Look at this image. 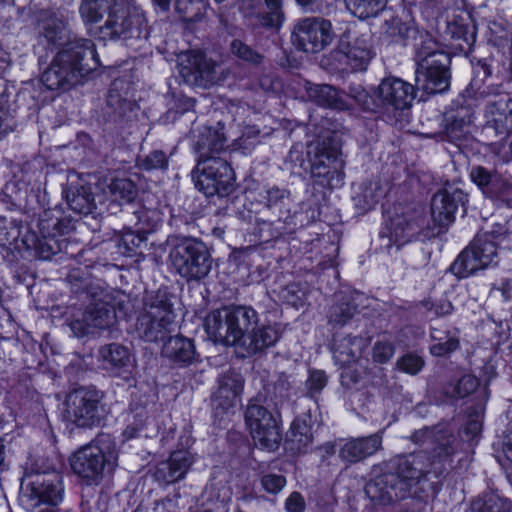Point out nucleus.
<instances>
[{
	"instance_id": "obj_1",
	"label": "nucleus",
	"mask_w": 512,
	"mask_h": 512,
	"mask_svg": "<svg viewBox=\"0 0 512 512\" xmlns=\"http://www.w3.org/2000/svg\"><path fill=\"white\" fill-rule=\"evenodd\" d=\"M427 472L424 454L400 457L393 472L380 474L367 482L365 493L374 505H389L417 496Z\"/></svg>"
},
{
	"instance_id": "obj_2",
	"label": "nucleus",
	"mask_w": 512,
	"mask_h": 512,
	"mask_svg": "<svg viewBox=\"0 0 512 512\" xmlns=\"http://www.w3.org/2000/svg\"><path fill=\"white\" fill-rule=\"evenodd\" d=\"M98 65L97 53L91 40H69L42 73L41 81L49 90H68Z\"/></svg>"
},
{
	"instance_id": "obj_3",
	"label": "nucleus",
	"mask_w": 512,
	"mask_h": 512,
	"mask_svg": "<svg viewBox=\"0 0 512 512\" xmlns=\"http://www.w3.org/2000/svg\"><path fill=\"white\" fill-rule=\"evenodd\" d=\"M257 322L258 313L253 308L235 306L210 312L205 318V330L215 342L241 348Z\"/></svg>"
},
{
	"instance_id": "obj_4",
	"label": "nucleus",
	"mask_w": 512,
	"mask_h": 512,
	"mask_svg": "<svg viewBox=\"0 0 512 512\" xmlns=\"http://www.w3.org/2000/svg\"><path fill=\"white\" fill-rule=\"evenodd\" d=\"M117 452L109 437L101 436L79 448L70 458L75 475L88 484H99L117 466Z\"/></svg>"
},
{
	"instance_id": "obj_5",
	"label": "nucleus",
	"mask_w": 512,
	"mask_h": 512,
	"mask_svg": "<svg viewBox=\"0 0 512 512\" xmlns=\"http://www.w3.org/2000/svg\"><path fill=\"white\" fill-rule=\"evenodd\" d=\"M99 33L103 39H122L127 45L147 39L146 20L142 10L128 0H114Z\"/></svg>"
},
{
	"instance_id": "obj_6",
	"label": "nucleus",
	"mask_w": 512,
	"mask_h": 512,
	"mask_svg": "<svg viewBox=\"0 0 512 512\" xmlns=\"http://www.w3.org/2000/svg\"><path fill=\"white\" fill-rule=\"evenodd\" d=\"M144 312L138 317L136 332L148 342L163 340L171 331L174 313L165 290H145Z\"/></svg>"
},
{
	"instance_id": "obj_7",
	"label": "nucleus",
	"mask_w": 512,
	"mask_h": 512,
	"mask_svg": "<svg viewBox=\"0 0 512 512\" xmlns=\"http://www.w3.org/2000/svg\"><path fill=\"white\" fill-rule=\"evenodd\" d=\"M169 259L177 273L187 280L204 278L211 269V256L206 245L195 238L172 237Z\"/></svg>"
},
{
	"instance_id": "obj_8",
	"label": "nucleus",
	"mask_w": 512,
	"mask_h": 512,
	"mask_svg": "<svg viewBox=\"0 0 512 512\" xmlns=\"http://www.w3.org/2000/svg\"><path fill=\"white\" fill-rule=\"evenodd\" d=\"M410 440L424 447V451L418 454H424L426 457L427 474L433 471L436 476L443 472L442 464L452 458L459 446L454 433L442 426L416 430L410 436Z\"/></svg>"
},
{
	"instance_id": "obj_9",
	"label": "nucleus",
	"mask_w": 512,
	"mask_h": 512,
	"mask_svg": "<svg viewBox=\"0 0 512 512\" xmlns=\"http://www.w3.org/2000/svg\"><path fill=\"white\" fill-rule=\"evenodd\" d=\"M307 154L315 184L331 189L342 185L344 162L337 147L329 140L318 141L309 145Z\"/></svg>"
},
{
	"instance_id": "obj_10",
	"label": "nucleus",
	"mask_w": 512,
	"mask_h": 512,
	"mask_svg": "<svg viewBox=\"0 0 512 512\" xmlns=\"http://www.w3.org/2000/svg\"><path fill=\"white\" fill-rule=\"evenodd\" d=\"M192 178L195 187L207 197H225L234 190V171L228 161L221 157L198 160Z\"/></svg>"
},
{
	"instance_id": "obj_11",
	"label": "nucleus",
	"mask_w": 512,
	"mask_h": 512,
	"mask_svg": "<svg viewBox=\"0 0 512 512\" xmlns=\"http://www.w3.org/2000/svg\"><path fill=\"white\" fill-rule=\"evenodd\" d=\"M177 66L184 82L191 86L209 88L223 80L220 63L200 50L181 52Z\"/></svg>"
},
{
	"instance_id": "obj_12",
	"label": "nucleus",
	"mask_w": 512,
	"mask_h": 512,
	"mask_svg": "<svg viewBox=\"0 0 512 512\" xmlns=\"http://www.w3.org/2000/svg\"><path fill=\"white\" fill-rule=\"evenodd\" d=\"M102 393L94 389L79 388L69 393L65 400L64 416L67 421L81 428L99 425L104 418Z\"/></svg>"
},
{
	"instance_id": "obj_13",
	"label": "nucleus",
	"mask_w": 512,
	"mask_h": 512,
	"mask_svg": "<svg viewBox=\"0 0 512 512\" xmlns=\"http://www.w3.org/2000/svg\"><path fill=\"white\" fill-rule=\"evenodd\" d=\"M115 295L112 296L113 303L106 301H98L89 305L81 318L74 319L69 326L76 337H84L94 334L98 330L109 328L115 321L116 309L119 311L124 309L125 293L123 290H114Z\"/></svg>"
},
{
	"instance_id": "obj_14",
	"label": "nucleus",
	"mask_w": 512,
	"mask_h": 512,
	"mask_svg": "<svg viewBox=\"0 0 512 512\" xmlns=\"http://www.w3.org/2000/svg\"><path fill=\"white\" fill-rule=\"evenodd\" d=\"M63 477L58 472H38L20 496L22 506L34 511L42 505L58 506L64 499Z\"/></svg>"
},
{
	"instance_id": "obj_15",
	"label": "nucleus",
	"mask_w": 512,
	"mask_h": 512,
	"mask_svg": "<svg viewBox=\"0 0 512 512\" xmlns=\"http://www.w3.org/2000/svg\"><path fill=\"white\" fill-rule=\"evenodd\" d=\"M334 38L332 24L319 17L299 19L291 32L292 44L299 51L318 53L329 46Z\"/></svg>"
},
{
	"instance_id": "obj_16",
	"label": "nucleus",
	"mask_w": 512,
	"mask_h": 512,
	"mask_svg": "<svg viewBox=\"0 0 512 512\" xmlns=\"http://www.w3.org/2000/svg\"><path fill=\"white\" fill-rule=\"evenodd\" d=\"M245 422L255 444L269 450L278 447L281 433L277 419L258 399L251 400L247 405Z\"/></svg>"
},
{
	"instance_id": "obj_17",
	"label": "nucleus",
	"mask_w": 512,
	"mask_h": 512,
	"mask_svg": "<svg viewBox=\"0 0 512 512\" xmlns=\"http://www.w3.org/2000/svg\"><path fill=\"white\" fill-rule=\"evenodd\" d=\"M497 257L496 244L490 236H477L451 265V272L458 278H466L488 267Z\"/></svg>"
},
{
	"instance_id": "obj_18",
	"label": "nucleus",
	"mask_w": 512,
	"mask_h": 512,
	"mask_svg": "<svg viewBox=\"0 0 512 512\" xmlns=\"http://www.w3.org/2000/svg\"><path fill=\"white\" fill-rule=\"evenodd\" d=\"M240 11L254 28L278 32L286 15L283 0H242Z\"/></svg>"
},
{
	"instance_id": "obj_19",
	"label": "nucleus",
	"mask_w": 512,
	"mask_h": 512,
	"mask_svg": "<svg viewBox=\"0 0 512 512\" xmlns=\"http://www.w3.org/2000/svg\"><path fill=\"white\" fill-rule=\"evenodd\" d=\"M449 54H437L435 60L424 61L416 68V85L428 94L442 93L450 85Z\"/></svg>"
},
{
	"instance_id": "obj_20",
	"label": "nucleus",
	"mask_w": 512,
	"mask_h": 512,
	"mask_svg": "<svg viewBox=\"0 0 512 512\" xmlns=\"http://www.w3.org/2000/svg\"><path fill=\"white\" fill-rule=\"evenodd\" d=\"M467 194L455 185L446 184L439 190L431 201V217L435 224L445 227L455 219L459 207L466 212Z\"/></svg>"
},
{
	"instance_id": "obj_21",
	"label": "nucleus",
	"mask_w": 512,
	"mask_h": 512,
	"mask_svg": "<svg viewBox=\"0 0 512 512\" xmlns=\"http://www.w3.org/2000/svg\"><path fill=\"white\" fill-rule=\"evenodd\" d=\"M376 93L380 108L387 111L404 110L411 106L415 88L400 78L388 77L381 81Z\"/></svg>"
},
{
	"instance_id": "obj_22",
	"label": "nucleus",
	"mask_w": 512,
	"mask_h": 512,
	"mask_svg": "<svg viewBox=\"0 0 512 512\" xmlns=\"http://www.w3.org/2000/svg\"><path fill=\"white\" fill-rule=\"evenodd\" d=\"M485 117L483 132L487 137L510 132L512 130V99L504 94L489 101L486 105Z\"/></svg>"
},
{
	"instance_id": "obj_23",
	"label": "nucleus",
	"mask_w": 512,
	"mask_h": 512,
	"mask_svg": "<svg viewBox=\"0 0 512 512\" xmlns=\"http://www.w3.org/2000/svg\"><path fill=\"white\" fill-rule=\"evenodd\" d=\"M425 224L426 220L421 213H395L389 218L383 233L399 248L415 238Z\"/></svg>"
},
{
	"instance_id": "obj_24",
	"label": "nucleus",
	"mask_w": 512,
	"mask_h": 512,
	"mask_svg": "<svg viewBox=\"0 0 512 512\" xmlns=\"http://www.w3.org/2000/svg\"><path fill=\"white\" fill-rule=\"evenodd\" d=\"M39 231L41 237L36 240V257L42 260H49L52 256L62 251L64 240L57 237L62 234V222L57 217L50 216L45 212L39 220Z\"/></svg>"
},
{
	"instance_id": "obj_25",
	"label": "nucleus",
	"mask_w": 512,
	"mask_h": 512,
	"mask_svg": "<svg viewBox=\"0 0 512 512\" xmlns=\"http://www.w3.org/2000/svg\"><path fill=\"white\" fill-rule=\"evenodd\" d=\"M409 38H412L414 41L417 65L424 63V61L435 60L437 54H448L431 34L426 31H420L399 20V40Z\"/></svg>"
},
{
	"instance_id": "obj_26",
	"label": "nucleus",
	"mask_w": 512,
	"mask_h": 512,
	"mask_svg": "<svg viewBox=\"0 0 512 512\" xmlns=\"http://www.w3.org/2000/svg\"><path fill=\"white\" fill-rule=\"evenodd\" d=\"M382 439L381 432L366 437L351 438L341 446L339 457L349 464L358 463L380 450Z\"/></svg>"
},
{
	"instance_id": "obj_27",
	"label": "nucleus",
	"mask_w": 512,
	"mask_h": 512,
	"mask_svg": "<svg viewBox=\"0 0 512 512\" xmlns=\"http://www.w3.org/2000/svg\"><path fill=\"white\" fill-rule=\"evenodd\" d=\"M194 457L185 450L174 451L166 461L158 464L155 477L158 481L171 484L184 478L192 464Z\"/></svg>"
},
{
	"instance_id": "obj_28",
	"label": "nucleus",
	"mask_w": 512,
	"mask_h": 512,
	"mask_svg": "<svg viewBox=\"0 0 512 512\" xmlns=\"http://www.w3.org/2000/svg\"><path fill=\"white\" fill-rule=\"evenodd\" d=\"M282 335V330L279 324H255L246 340L242 342L241 348L247 354L252 355L261 352L271 346H274Z\"/></svg>"
},
{
	"instance_id": "obj_29",
	"label": "nucleus",
	"mask_w": 512,
	"mask_h": 512,
	"mask_svg": "<svg viewBox=\"0 0 512 512\" xmlns=\"http://www.w3.org/2000/svg\"><path fill=\"white\" fill-rule=\"evenodd\" d=\"M243 383L240 373L232 370L223 373L218 380V389L213 399L214 406L224 410L235 406L243 390Z\"/></svg>"
},
{
	"instance_id": "obj_30",
	"label": "nucleus",
	"mask_w": 512,
	"mask_h": 512,
	"mask_svg": "<svg viewBox=\"0 0 512 512\" xmlns=\"http://www.w3.org/2000/svg\"><path fill=\"white\" fill-rule=\"evenodd\" d=\"M336 297L340 302L330 308L329 323L342 326L358 311L357 302L362 299L363 294L358 290H350L348 297L342 296L341 293L336 294Z\"/></svg>"
},
{
	"instance_id": "obj_31",
	"label": "nucleus",
	"mask_w": 512,
	"mask_h": 512,
	"mask_svg": "<svg viewBox=\"0 0 512 512\" xmlns=\"http://www.w3.org/2000/svg\"><path fill=\"white\" fill-rule=\"evenodd\" d=\"M226 138L219 129L205 127L200 132L199 138L195 143V149L199 154V160L215 157L214 154L224 150Z\"/></svg>"
},
{
	"instance_id": "obj_32",
	"label": "nucleus",
	"mask_w": 512,
	"mask_h": 512,
	"mask_svg": "<svg viewBox=\"0 0 512 512\" xmlns=\"http://www.w3.org/2000/svg\"><path fill=\"white\" fill-rule=\"evenodd\" d=\"M338 60L345 63L354 71H363L372 58L370 47L364 39H356L347 51L337 53Z\"/></svg>"
},
{
	"instance_id": "obj_33",
	"label": "nucleus",
	"mask_w": 512,
	"mask_h": 512,
	"mask_svg": "<svg viewBox=\"0 0 512 512\" xmlns=\"http://www.w3.org/2000/svg\"><path fill=\"white\" fill-rule=\"evenodd\" d=\"M162 354L174 362L189 364L194 359L195 348L190 339L182 336H175L170 337L164 343Z\"/></svg>"
},
{
	"instance_id": "obj_34",
	"label": "nucleus",
	"mask_w": 512,
	"mask_h": 512,
	"mask_svg": "<svg viewBox=\"0 0 512 512\" xmlns=\"http://www.w3.org/2000/svg\"><path fill=\"white\" fill-rule=\"evenodd\" d=\"M266 206L278 212L279 221L285 224L293 222V214L291 213V194L287 189L279 187H271L266 190Z\"/></svg>"
},
{
	"instance_id": "obj_35",
	"label": "nucleus",
	"mask_w": 512,
	"mask_h": 512,
	"mask_svg": "<svg viewBox=\"0 0 512 512\" xmlns=\"http://www.w3.org/2000/svg\"><path fill=\"white\" fill-rule=\"evenodd\" d=\"M363 346L361 337L345 336L341 339H334L333 357L341 365L350 364L360 356Z\"/></svg>"
},
{
	"instance_id": "obj_36",
	"label": "nucleus",
	"mask_w": 512,
	"mask_h": 512,
	"mask_svg": "<svg viewBox=\"0 0 512 512\" xmlns=\"http://www.w3.org/2000/svg\"><path fill=\"white\" fill-rule=\"evenodd\" d=\"M385 195L380 180H369L362 183L359 192L353 197L355 206L362 212L371 210Z\"/></svg>"
},
{
	"instance_id": "obj_37",
	"label": "nucleus",
	"mask_w": 512,
	"mask_h": 512,
	"mask_svg": "<svg viewBox=\"0 0 512 512\" xmlns=\"http://www.w3.org/2000/svg\"><path fill=\"white\" fill-rule=\"evenodd\" d=\"M71 210L79 214H89L95 207V199L90 186L70 187L65 194Z\"/></svg>"
},
{
	"instance_id": "obj_38",
	"label": "nucleus",
	"mask_w": 512,
	"mask_h": 512,
	"mask_svg": "<svg viewBox=\"0 0 512 512\" xmlns=\"http://www.w3.org/2000/svg\"><path fill=\"white\" fill-rule=\"evenodd\" d=\"M309 96L320 106L337 110L349 108L345 96L331 85H315L309 91Z\"/></svg>"
},
{
	"instance_id": "obj_39",
	"label": "nucleus",
	"mask_w": 512,
	"mask_h": 512,
	"mask_svg": "<svg viewBox=\"0 0 512 512\" xmlns=\"http://www.w3.org/2000/svg\"><path fill=\"white\" fill-rule=\"evenodd\" d=\"M40 34L47 40L48 43L63 46L69 42H64L66 37V30L64 24L54 14L44 12L39 20Z\"/></svg>"
},
{
	"instance_id": "obj_40",
	"label": "nucleus",
	"mask_w": 512,
	"mask_h": 512,
	"mask_svg": "<svg viewBox=\"0 0 512 512\" xmlns=\"http://www.w3.org/2000/svg\"><path fill=\"white\" fill-rule=\"evenodd\" d=\"M99 358L112 369H122L132 366V359L128 348L118 343H111L99 349Z\"/></svg>"
},
{
	"instance_id": "obj_41",
	"label": "nucleus",
	"mask_w": 512,
	"mask_h": 512,
	"mask_svg": "<svg viewBox=\"0 0 512 512\" xmlns=\"http://www.w3.org/2000/svg\"><path fill=\"white\" fill-rule=\"evenodd\" d=\"M312 440L313 435L307 422L303 419H295L287 435L286 442L289 448L297 452H302L312 443Z\"/></svg>"
},
{
	"instance_id": "obj_42",
	"label": "nucleus",
	"mask_w": 512,
	"mask_h": 512,
	"mask_svg": "<svg viewBox=\"0 0 512 512\" xmlns=\"http://www.w3.org/2000/svg\"><path fill=\"white\" fill-rule=\"evenodd\" d=\"M106 193L111 201L120 205L129 204L134 201L137 196V188L133 181L127 178H115L107 186Z\"/></svg>"
},
{
	"instance_id": "obj_43",
	"label": "nucleus",
	"mask_w": 512,
	"mask_h": 512,
	"mask_svg": "<svg viewBox=\"0 0 512 512\" xmlns=\"http://www.w3.org/2000/svg\"><path fill=\"white\" fill-rule=\"evenodd\" d=\"M444 121V132L446 136L450 140L455 141L461 139L467 132V128L471 124V116L467 113H463L461 110L445 115Z\"/></svg>"
},
{
	"instance_id": "obj_44",
	"label": "nucleus",
	"mask_w": 512,
	"mask_h": 512,
	"mask_svg": "<svg viewBox=\"0 0 512 512\" xmlns=\"http://www.w3.org/2000/svg\"><path fill=\"white\" fill-rule=\"evenodd\" d=\"M111 6V0H82L79 13L84 23L94 24L102 19L104 13L108 14Z\"/></svg>"
},
{
	"instance_id": "obj_45",
	"label": "nucleus",
	"mask_w": 512,
	"mask_h": 512,
	"mask_svg": "<svg viewBox=\"0 0 512 512\" xmlns=\"http://www.w3.org/2000/svg\"><path fill=\"white\" fill-rule=\"evenodd\" d=\"M347 8L360 19L376 16L387 0H345Z\"/></svg>"
},
{
	"instance_id": "obj_46",
	"label": "nucleus",
	"mask_w": 512,
	"mask_h": 512,
	"mask_svg": "<svg viewBox=\"0 0 512 512\" xmlns=\"http://www.w3.org/2000/svg\"><path fill=\"white\" fill-rule=\"evenodd\" d=\"M479 385V382L475 376L464 375L457 382H451L444 388V393L450 398H464L473 393Z\"/></svg>"
},
{
	"instance_id": "obj_47",
	"label": "nucleus",
	"mask_w": 512,
	"mask_h": 512,
	"mask_svg": "<svg viewBox=\"0 0 512 512\" xmlns=\"http://www.w3.org/2000/svg\"><path fill=\"white\" fill-rule=\"evenodd\" d=\"M499 174L490 171L482 166H475L471 169V180L483 191V193L490 197L492 191H495V185L499 179Z\"/></svg>"
},
{
	"instance_id": "obj_48",
	"label": "nucleus",
	"mask_w": 512,
	"mask_h": 512,
	"mask_svg": "<svg viewBox=\"0 0 512 512\" xmlns=\"http://www.w3.org/2000/svg\"><path fill=\"white\" fill-rule=\"evenodd\" d=\"M511 502L496 495H488L472 503V512H511Z\"/></svg>"
},
{
	"instance_id": "obj_49",
	"label": "nucleus",
	"mask_w": 512,
	"mask_h": 512,
	"mask_svg": "<svg viewBox=\"0 0 512 512\" xmlns=\"http://www.w3.org/2000/svg\"><path fill=\"white\" fill-rule=\"evenodd\" d=\"M348 96L364 111L375 112L380 108L377 93L373 96L361 85H351Z\"/></svg>"
},
{
	"instance_id": "obj_50",
	"label": "nucleus",
	"mask_w": 512,
	"mask_h": 512,
	"mask_svg": "<svg viewBox=\"0 0 512 512\" xmlns=\"http://www.w3.org/2000/svg\"><path fill=\"white\" fill-rule=\"evenodd\" d=\"M204 7L202 0H176L175 9L185 21H196Z\"/></svg>"
},
{
	"instance_id": "obj_51",
	"label": "nucleus",
	"mask_w": 512,
	"mask_h": 512,
	"mask_svg": "<svg viewBox=\"0 0 512 512\" xmlns=\"http://www.w3.org/2000/svg\"><path fill=\"white\" fill-rule=\"evenodd\" d=\"M139 167L146 171L164 170L168 167V158L164 152L155 150L139 159Z\"/></svg>"
},
{
	"instance_id": "obj_52",
	"label": "nucleus",
	"mask_w": 512,
	"mask_h": 512,
	"mask_svg": "<svg viewBox=\"0 0 512 512\" xmlns=\"http://www.w3.org/2000/svg\"><path fill=\"white\" fill-rule=\"evenodd\" d=\"M230 47L231 52L239 59L253 64H258L262 61V56L241 40H233Z\"/></svg>"
},
{
	"instance_id": "obj_53",
	"label": "nucleus",
	"mask_w": 512,
	"mask_h": 512,
	"mask_svg": "<svg viewBox=\"0 0 512 512\" xmlns=\"http://www.w3.org/2000/svg\"><path fill=\"white\" fill-rule=\"evenodd\" d=\"M395 353L393 343L384 340H378L372 348V359L374 363L385 364L389 362Z\"/></svg>"
},
{
	"instance_id": "obj_54",
	"label": "nucleus",
	"mask_w": 512,
	"mask_h": 512,
	"mask_svg": "<svg viewBox=\"0 0 512 512\" xmlns=\"http://www.w3.org/2000/svg\"><path fill=\"white\" fill-rule=\"evenodd\" d=\"M66 283L79 288H90V273L87 267H77L71 269L66 275Z\"/></svg>"
},
{
	"instance_id": "obj_55",
	"label": "nucleus",
	"mask_w": 512,
	"mask_h": 512,
	"mask_svg": "<svg viewBox=\"0 0 512 512\" xmlns=\"http://www.w3.org/2000/svg\"><path fill=\"white\" fill-rule=\"evenodd\" d=\"M397 366L399 370L411 375H415L423 368L424 361L418 355L409 353L402 356L397 361Z\"/></svg>"
},
{
	"instance_id": "obj_56",
	"label": "nucleus",
	"mask_w": 512,
	"mask_h": 512,
	"mask_svg": "<svg viewBox=\"0 0 512 512\" xmlns=\"http://www.w3.org/2000/svg\"><path fill=\"white\" fill-rule=\"evenodd\" d=\"M327 384V377L323 371H311L306 381L307 392L311 397L320 393Z\"/></svg>"
},
{
	"instance_id": "obj_57",
	"label": "nucleus",
	"mask_w": 512,
	"mask_h": 512,
	"mask_svg": "<svg viewBox=\"0 0 512 512\" xmlns=\"http://www.w3.org/2000/svg\"><path fill=\"white\" fill-rule=\"evenodd\" d=\"M295 2L305 13L327 14L332 7L327 0H295Z\"/></svg>"
},
{
	"instance_id": "obj_58",
	"label": "nucleus",
	"mask_w": 512,
	"mask_h": 512,
	"mask_svg": "<svg viewBox=\"0 0 512 512\" xmlns=\"http://www.w3.org/2000/svg\"><path fill=\"white\" fill-rule=\"evenodd\" d=\"M261 485L268 493L276 494L286 485V479L282 475L266 474L261 478Z\"/></svg>"
},
{
	"instance_id": "obj_59",
	"label": "nucleus",
	"mask_w": 512,
	"mask_h": 512,
	"mask_svg": "<svg viewBox=\"0 0 512 512\" xmlns=\"http://www.w3.org/2000/svg\"><path fill=\"white\" fill-rule=\"evenodd\" d=\"M490 197H500L512 206V180L503 178L501 175L495 185Z\"/></svg>"
},
{
	"instance_id": "obj_60",
	"label": "nucleus",
	"mask_w": 512,
	"mask_h": 512,
	"mask_svg": "<svg viewBox=\"0 0 512 512\" xmlns=\"http://www.w3.org/2000/svg\"><path fill=\"white\" fill-rule=\"evenodd\" d=\"M459 346V340L456 337H449L444 342L440 341L433 346H431V353L435 356H444L454 350H456Z\"/></svg>"
},
{
	"instance_id": "obj_61",
	"label": "nucleus",
	"mask_w": 512,
	"mask_h": 512,
	"mask_svg": "<svg viewBox=\"0 0 512 512\" xmlns=\"http://www.w3.org/2000/svg\"><path fill=\"white\" fill-rule=\"evenodd\" d=\"M482 430V420L479 415L469 416L464 428L463 434L467 440H473Z\"/></svg>"
},
{
	"instance_id": "obj_62",
	"label": "nucleus",
	"mask_w": 512,
	"mask_h": 512,
	"mask_svg": "<svg viewBox=\"0 0 512 512\" xmlns=\"http://www.w3.org/2000/svg\"><path fill=\"white\" fill-rule=\"evenodd\" d=\"M285 507L288 512H303L305 509V501L299 492H293L287 498Z\"/></svg>"
},
{
	"instance_id": "obj_63",
	"label": "nucleus",
	"mask_w": 512,
	"mask_h": 512,
	"mask_svg": "<svg viewBox=\"0 0 512 512\" xmlns=\"http://www.w3.org/2000/svg\"><path fill=\"white\" fill-rule=\"evenodd\" d=\"M505 138L499 143L498 154L506 161L512 160V133H505Z\"/></svg>"
},
{
	"instance_id": "obj_64",
	"label": "nucleus",
	"mask_w": 512,
	"mask_h": 512,
	"mask_svg": "<svg viewBox=\"0 0 512 512\" xmlns=\"http://www.w3.org/2000/svg\"><path fill=\"white\" fill-rule=\"evenodd\" d=\"M17 279V284L24 285L26 288H33L36 285L34 275L28 271L18 274Z\"/></svg>"
}]
</instances>
